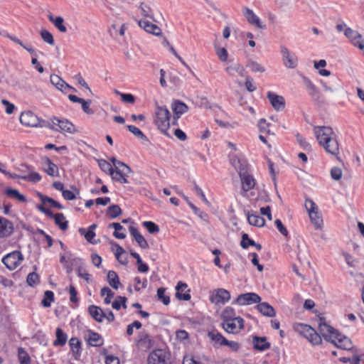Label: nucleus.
Listing matches in <instances>:
<instances>
[{
    "label": "nucleus",
    "mask_w": 364,
    "mask_h": 364,
    "mask_svg": "<svg viewBox=\"0 0 364 364\" xmlns=\"http://www.w3.org/2000/svg\"><path fill=\"white\" fill-rule=\"evenodd\" d=\"M154 116V124L161 132L166 134L170 125L172 124L169 110L165 106L156 104Z\"/></svg>",
    "instance_id": "obj_4"
},
{
    "label": "nucleus",
    "mask_w": 364,
    "mask_h": 364,
    "mask_svg": "<svg viewBox=\"0 0 364 364\" xmlns=\"http://www.w3.org/2000/svg\"><path fill=\"white\" fill-rule=\"evenodd\" d=\"M143 226L151 234L159 232V226L151 221L144 222Z\"/></svg>",
    "instance_id": "obj_53"
},
{
    "label": "nucleus",
    "mask_w": 364,
    "mask_h": 364,
    "mask_svg": "<svg viewBox=\"0 0 364 364\" xmlns=\"http://www.w3.org/2000/svg\"><path fill=\"white\" fill-rule=\"evenodd\" d=\"M253 347L257 350H264L270 347V343L267 342L266 337H259L257 336L252 338Z\"/></svg>",
    "instance_id": "obj_24"
},
{
    "label": "nucleus",
    "mask_w": 364,
    "mask_h": 364,
    "mask_svg": "<svg viewBox=\"0 0 364 364\" xmlns=\"http://www.w3.org/2000/svg\"><path fill=\"white\" fill-rule=\"evenodd\" d=\"M38 281V276L35 272L30 273L28 277L26 282L29 286H33Z\"/></svg>",
    "instance_id": "obj_62"
},
{
    "label": "nucleus",
    "mask_w": 364,
    "mask_h": 364,
    "mask_svg": "<svg viewBox=\"0 0 364 364\" xmlns=\"http://www.w3.org/2000/svg\"><path fill=\"white\" fill-rule=\"evenodd\" d=\"M13 223L5 218L0 216V239L9 237L14 232Z\"/></svg>",
    "instance_id": "obj_15"
},
{
    "label": "nucleus",
    "mask_w": 364,
    "mask_h": 364,
    "mask_svg": "<svg viewBox=\"0 0 364 364\" xmlns=\"http://www.w3.org/2000/svg\"><path fill=\"white\" fill-rule=\"evenodd\" d=\"M6 193L9 196L14 198L19 201H25V200H26L25 196L21 194L18 192V191H17L16 189L9 188L6 191Z\"/></svg>",
    "instance_id": "obj_47"
},
{
    "label": "nucleus",
    "mask_w": 364,
    "mask_h": 364,
    "mask_svg": "<svg viewBox=\"0 0 364 364\" xmlns=\"http://www.w3.org/2000/svg\"><path fill=\"white\" fill-rule=\"evenodd\" d=\"M87 341L92 346H100L103 344L102 336L99 333L91 331L87 332Z\"/></svg>",
    "instance_id": "obj_32"
},
{
    "label": "nucleus",
    "mask_w": 364,
    "mask_h": 364,
    "mask_svg": "<svg viewBox=\"0 0 364 364\" xmlns=\"http://www.w3.org/2000/svg\"><path fill=\"white\" fill-rule=\"evenodd\" d=\"M5 37L8 39L11 40L14 43L19 45L21 48H23L24 50L28 51L31 54H36L35 50L31 46H26L21 40L18 38L17 37L11 35V34H6Z\"/></svg>",
    "instance_id": "obj_37"
},
{
    "label": "nucleus",
    "mask_w": 364,
    "mask_h": 364,
    "mask_svg": "<svg viewBox=\"0 0 364 364\" xmlns=\"http://www.w3.org/2000/svg\"><path fill=\"white\" fill-rule=\"evenodd\" d=\"M130 234L134 237L139 246L143 249L149 248V245L144 236H142L138 231L137 228L134 226L129 227Z\"/></svg>",
    "instance_id": "obj_25"
},
{
    "label": "nucleus",
    "mask_w": 364,
    "mask_h": 364,
    "mask_svg": "<svg viewBox=\"0 0 364 364\" xmlns=\"http://www.w3.org/2000/svg\"><path fill=\"white\" fill-rule=\"evenodd\" d=\"M107 282L114 289H118L122 285L118 275L114 271H109L107 273Z\"/></svg>",
    "instance_id": "obj_35"
},
{
    "label": "nucleus",
    "mask_w": 364,
    "mask_h": 364,
    "mask_svg": "<svg viewBox=\"0 0 364 364\" xmlns=\"http://www.w3.org/2000/svg\"><path fill=\"white\" fill-rule=\"evenodd\" d=\"M21 178L23 180H25V181H28L36 183V182L39 181L41 179V176L37 172H31L27 176H21Z\"/></svg>",
    "instance_id": "obj_52"
},
{
    "label": "nucleus",
    "mask_w": 364,
    "mask_h": 364,
    "mask_svg": "<svg viewBox=\"0 0 364 364\" xmlns=\"http://www.w3.org/2000/svg\"><path fill=\"white\" fill-rule=\"evenodd\" d=\"M243 14L249 23L259 28H264L259 17L250 9L245 7L244 9Z\"/></svg>",
    "instance_id": "obj_19"
},
{
    "label": "nucleus",
    "mask_w": 364,
    "mask_h": 364,
    "mask_svg": "<svg viewBox=\"0 0 364 364\" xmlns=\"http://www.w3.org/2000/svg\"><path fill=\"white\" fill-rule=\"evenodd\" d=\"M139 26L147 33H151L156 36H159L162 34L161 29L157 25L154 24L148 21H139Z\"/></svg>",
    "instance_id": "obj_17"
},
{
    "label": "nucleus",
    "mask_w": 364,
    "mask_h": 364,
    "mask_svg": "<svg viewBox=\"0 0 364 364\" xmlns=\"http://www.w3.org/2000/svg\"><path fill=\"white\" fill-rule=\"evenodd\" d=\"M247 220L250 225L257 227H263L265 224L264 219L257 213H248Z\"/></svg>",
    "instance_id": "obj_30"
},
{
    "label": "nucleus",
    "mask_w": 364,
    "mask_h": 364,
    "mask_svg": "<svg viewBox=\"0 0 364 364\" xmlns=\"http://www.w3.org/2000/svg\"><path fill=\"white\" fill-rule=\"evenodd\" d=\"M231 71V75H233V73L235 72L241 76H243L245 69L240 64L237 63V62H232Z\"/></svg>",
    "instance_id": "obj_56"
},
{
    "label": "nucleus",
    "mask_w": 364,
    "mask_h": 364,
    "mask_svg": "<svg viewBox=\"0 0 364 364\" xmlns=\"http://www.w3.org/2000/svg\"><path fill=\"white\" fill-rule=\"evenodd\" d=\"M240 245L242 248L246 249L249 246H252L253 245H255V242L253 240L249 238L248 235L247 233H244L242 235V240Z\"/></svg>",
    "instance_id": "obj_54"
},
{
    "label": "nucleus",
    "mask_w": 364,
    "mask_h": 364,
    "mask_svg": "<svg viewBox=\"0 0 364 364\" xmlns=\"http://www.w3.org/2000/svg\"><path fill=\"white\" fill-rule=\"evenodd\" d=\"M114 292L107 287H105L101 289V296H106L105 298V302L107 304L111 303L112 299L114 297Z\"/></svg>",
    "instance_id": "obj_42"
},
{
    "label": "nucleus",
    "mask_w": 364,
    "mask_h": 364,
    "mask_svg": "<svg viewBox=\"0 0 364 364\" xmlns=\"http://www.w3.org/2000/svg\"><path fill=\"white\" fill-rule=\"evenodd\" d=\"M23 260V257L21 252L14 251L6 255L3 259L2 262L10 270L16 269Z\"/></svg>",
    "instance_id": "obj_9"
},
{
    "label": "nucleus",
    "mask_w": 364,
    "mask_h": 364,
    "mask_svg": "<svg viewBox=\"0 0 364 364\" xmlns=\"http://www.w3.org/2000/svg\"><path fill=\"white\" fill-rule=\"evenodd\" d=\"M311 336L308 337L309 341L314 345H318L321 343V336L315 331L314 328H309Z\"/></svg>",
    "instance_id": "obj_44"
},
{
    "label": "nucleus",
    "mask_w": 364,
    "mask_h": 364,
    "mask_svg": "<svg viewBox=\"0 0 364 364\" xmlns=\"http://www.w3.org/2000/svg\"><path fill=\"white\" fill-rule=\"evenodd\" d=\"M331 178L336 181H338L342 177V170L338 167H333L331 170Z\"/></svg>",
    "instance_id": "obj_61"
},
{
    "label": "nucleus",
    "mask_w": 364,
    "mask_h": 364,
    "mask_svg": "<svg viewBox=\"0 0 364 364\" xmlns=\"http://www.w3.org/2000/svg\"><path fill=\"white\" fill-rule=\"evenodd\" d=\"M228 38V26L223 29V36H215L214 42H213V48L214 49L221 48H227V43L225 40Z\"/></svg>",
    "instance_id": "obj_31"
},
{
    "label": "nucleus",
    "mask_w": 364,
    "mask_h": 364,
    "mask_svg": "<svg viewBox=\"0 0 364 364\" xmlns=\"http://www.w3.org/2000/svg\"><path fill=\"white\" fill-rule=\"evenodd\" d=\"M126 301H127V298L124 297V296H117L115 299V301L112 303V306L113 309H116V310H119L120 308H121V306H122V307L124 309H127V305H126Z\"/></svg>",
    "instance_id": "obj_43"
},
{
    "label": "nucleus",
    "mask_w": 364,
    "mask_h": 364,
    "mask_svg": "<svg viewBox=\"0 0 364 364\" xmlns=\"http://www.w3.org/2000/svg\"><path fill=\"white\" fill-rule=\"evenodd\" d=\"M50 82L51 83L59 90L65 91L66 89H73V88L67 84L60 76L58 75H50Z\"/></svg>",
    "instance_id": "obj_26"
},
{
    "label": "nucleus",
    "mask_w": 364,
    "mask_h": 364,
    "mask_svg": "<svg viewBox=\"0 0 364 364\" xmlns=\"http://www.w3.org/2000/svg\"><path fill=\"white\" fill-rule=\"evenodd\" d=\"M267 98L274 110L279 112L284 109L285 100L282 95L269 91L267 93Z\"/></svg>",
    "instance_id": "obj_12"
},
{
    "label": "nucleus",
    "mask_w": 364,
    "mask_h": 364,
    "mask_svg": "<svg viewBox=\"0 0 364 364\" xmlns=\"http://www.w3.org/2000/svg\"><path fill=\"white\" fill-rule=\"evenodd\" d=\"M176 296L177 299L183 301H189L191 299V295L189 294L190 290L188 289V286L186 284L179 282L176 287Z\"/></svg>",
    "instance_id": "obj_21"
},
{
    "label": "nucleus",
    "mask_w": 364,
    "mask_h": 364,
    "mask_svg": "<svg viewBox=\"0 0 364 364\" xmlns=\"http://www.w3.org/2000/svg\"><path fill=\"white\" fill-rule=\"evenodd\" d=\"M331 81L334 85L333 88L327 85V84L326 82H322V85L324 89V91L326 92V95L329 97H333L335 95V94L337 92L341 90V88H342L338 80L334 78V79H332Z\"/></svg>",
    "instance_id": "obj_28"
},
{
    "label": "nucleus",
    "mask_w": 364,
    "mask_h": 364,
    "mask_svg": "<svg viewBox=\"0 0 364 364\" xmlns=\"http://www.w3.org/2000/svg\"><path fill=\"white\" fill-rule=\"evenodd\" d=\"M214 50L217 57L221 62H226L228 60V51L226 48H217Z\"/></svg>",
    "instance_id": "obj_51"
},
{
    "label": "nucleus",
    "mask_w": 364,
    "mask_h": 364,
    "mask_svg": "<svg viewBox=\"0 0 364 364\" xmlns=\"http://www.w3.org/2000/svg\"><path fill=\"white\" fill-rule=\"evenodd\" d=\"M232 165L240 178L242 188L245 192L253 189L256 182L254 177L248 173V164L245 159L236 156L232 159Z\"/></svg>",
    "instance_id": "obj_3"
},
{
    "label": "nucleus",
    "mask_w": 364,
    "mask_h": 364,
    "mask_svg": "<svg viewBox=\"0 0 364 364\" xmlns=\"http://www.w3.org/2000/svg\"><path fill=\"white\" fill-rule=\"evenodd\" d=\"M250 68L253 72L263 73L265 70L263 65L256 62H251Z\"/></svg>",
    "instance_id": "obj_63"
},
{
    "label": "nucleus",
    "mask_w": 364,
    "mask_h": 364,
    "mask_svg": "<svg viewBox=\"0 0 364 364\" xmlns=\"http://www.w3.org/2000/svg\"><path fill=\"white\" fill-rule=\"evenodd\" d=\"M109 228H114L115 231L114 232L113 235L116 238H118V239L125 238L126 235L124 232H121V230H124V228L119 223H111L109 225Z\"/></svg>",
    "instance_id": "obj_40"
},
{
    "label": "nucleus",
    "mask_w": 364,
    "mask_h": 364,
    "mask_svg": "<svg viewBox=\"0 0 364 364\" xmlns=\"http://www.w3.org/2000/svg\"><path fill=\"white\" fill-rule=\"evenodd\" d=\"M275 225H277V228H278L279 231L284 235L287 236L288 235V231L286 229V228L283 225L282 221L279 219H277L274 221Z\"/></svg>",
    "instance_id": "obj_64"
},
{
    "label": "nucleus",
    "mask_w": 364,
    "mask_h": 364,
    "mask_svg": "<svg viewBox=\"0 0 364 364\" xmlns=\"http://www.w3.org/2000/svg\"><path fill=\"white\" fill-rule=\"evenodd\" d=\"M54 299V294L51 291H46L44 298L41 301V304L45 307L50 306V302Z\"/></svg>",
    "instance_id": "obj_45"
},
{
    "label": "nucleus",
    "mask_w": 364,
    "mask_h": 364,
    "mask_svg": "<svg viewBox=\"0 0 364 364\" xmlns=\"http://www.w3.org/2000/svg\"><path fill=\"white\" fill-rule=\"evenodd\" d=\"M111 161L114 166V170L116 171L115 176L114 180L120 181L123 183H127V177L132 172V169L129 166L126 165L124 163L117 161L115 158H112Z\"/></svg>",
    "instance_id": "obj_8"
},
{
    "label": "nucleus",
    "mask_w": 364,
    "mask_h": 364,
    "mask_svg": "<svg viewBox=\"0 0 364 364\" xmlns=\"http://www.w3.org/2000/svg\"><path fill=\"white\" fill-rule=\"evenodd\" d=\"M228 299V291L223 289L214 290L210 296V301L216 306L224 305Z\"/></svg>",
    "instance_id": "obj_14"
},
{
    "label": "nucleus",
    "mask_w": 364,
    "mask_h": 364,
    "mask_svg": "<svg viewBox=\"0 0 364 364\" xmlns=\"http://www.w3.org/2000/svg\"><path fill=\"white\" fill-rule=\"evenodd\" d=\"M345 35L347 38H348L350 39V41L357 40V38H359L360 37H361V35L358 32H357L350 28H348L346 29Z\"/></svg>",
    "instance_id": "obj_55"
},
{
    "label": "nucleus",
    "mask_w": 364,
    "mask_h": 364,
    "mask_svg": "<svg viewBox=\"0 0 364 364\" xmlns=\"http://www.w3.org/2000/svg\"><path fill=\"white\" fill-rule=\"evenodd\" d=\"M168 358L166 351L161 349L153 350L147 358L148 364H166Z\"/></svg>",
    "instance_id": "obj_11"
},
{
    "label": "nucleus",
    "mask_w": 364,
    "mask_h": 364,
    "mask_svg": "<svg viewBox=\"0 0 364 364\" xmlns=\"http://www.w3.org/2000/svg\"><path fill=\"white\" fill-rule=\"evenodd\" d=\"M260 301L261 298L257 294L246 293L239 295L235 302L240 306H244L259 303Z\"/></svg>",
    "instance_id": "obj_13"
},
{
    "label": "nucleus",
    "mask_w": 364,
    "mask_h": 364,
    "mask_svg": "<svg viewBox=\"0 0 364 364\" xmlns=\"http://www.w3.org/2000/svg\"><path fill=\"white\" fill-rule=\"evenodd\" d=\"M296 140L299 145L302 146L304 150H311V145L309 144V143L306 141V140L302 136H301L300 134H297Z\"/></svg>",
    "instance_id": "obj_60"
},
{
    "label": "nucleus",
    "mask_w": 364,
    "mask_h": 364,
    "mask_svg": "<svg viewBox=\"0 0 364 364\" xmlns=\"http://www.w3.org/2000/svg\"><path fill=\"white\" fill-rule=\"evenodd\" d=\"M18 355L21 364H30V357L23 348H18Z\"/></svg>",
    "instance_id": "obj_48"
},
{
    "label": "nucleus",
    "mask_w": 364,
    "mask_h": 364,
    "mask_svg": "<svg viewBox=\"0 0 364 364\" xmlns=\"http://www.w3.org/2000/svg\"><path fill=\"white\" fill-rule=\"evenodd\" d=\"M43 168L46 173L49 176H58L59 175L58 166L54 163H53L48 158L46 159Z\"/></svg>",
    "instance_id": "obj_33"
},
{
    "label": "nucleus",
    "mask_w": 364,
    "mask_h": 364,
    "mask_svg": "<svg viewBox=\"0 0 364 364\" xmlns=\"http://www.w3.org/2000/svg\"><path fill=\"white\" fill-rule=\"evenodd\" d=\"M40 35L42 40L45 43L51 46L54 44V38L53 36V34L50 31L46 29H41L40 31Z\"/></svg>",
    "instance_id": "obj_41"
},
{
    "label": "nucleus",
    "mask_w": 364,
    "mask_h": 364,
    "mask_svg": "<svg viewBox=\"0 0 364 364\" xmlns=\"http://www.w3.org/2000/svg\"><path fill=\"white\" fill-rule=\"evenodd\" d=\"M107 212L112 218H114L121 215L122 210L119 205H112L109 207Z\"/></svg>",
    "instance_id": "obj_50"
},
{
    "label": "nucleus",
    "mask_w": 364,
    "mask_h": 364,
    "mask_svg": "<svg viewBox=\"0 0 364 364\" xmlns=\"http://www.w3.org/2000/svg\"><path fill=\"white\" fill-rule=\"evenodd\" d=\"M127 129L131 133H132L134 136H137L138 138L141 139L143 140H147L146 136L137 127L133 125H128Z\"/></svg>",
    "instance_id": "obj_49"
},
{
    "label": "nucleus",
    "mask_w": 364,
    "mask_h": 364,
    "mask_svg": "<svg viewBox=\"0 0 364 364\" xmlns=\"http://www.w3.org/2000/svg\"><path fill=\"white\" fill-rule=\"evenodd\" d=\"M244 320L240 316L230 318L229 316V333H238L244 328Z\"/></svg>",
    "instance_id": "obj_20"
},
{
    "label": "nucleus",
    "mask_w": 364,
    "mask_h": 364,
    "mask_svg": "<svg viewBox=\"0 0 364 364\" xmlns=\"http://www.w3.org/2000/svg\"><path fill=\"white\" fill-rule=\"evenodd\" d=\"M305 208L309 213L310 220L314 225L315 228L317 229L321 228L323 220L318 206L312 200L307 199L305 201Z\"/></svg>",
    "instance_id": "obj_7"
},
{
    "label": "nucleus",
    "mask_w": 364,
    "mask_h": 364,
    "mask_svg": "<svg viewBox=\"0 0 364 364\" xmlns=\"http://www.w3.org/2000/svg\"><path fill=\"white\" fill-rule=\"evenodd\" d=\"M79 232L80 233V235L85 236L87 242L93 244L97 243V242L92 241L93 238L95 236V232L94 231H92V230H88L87 231H86L85 229L80 228L79 230Z\"/></svg>",
    "instance_id": "obj_46"
},
{
    "label": "nucleus",
    "mask_w": 364,
    "mask_h": 364,
    "mask_svg": "<svg viewBox=\"0 0 364 364\" xmlns=\"http://www.w3.org/2000/svg\"><path fill=\"white\" fill-rule=\"evenodd\" d=\"M257 309L264 316L267 317H274L276 315L274 309L268 303H259L257 306Z\"/></svg>",
    "instance_id": "obj_27"
},
{
    "label": "nucleus",
    "mask_w": 364,
    "mask_h": 364,
    "mask_svg": "<svg viewBox=\"0 0 364 364\" xmlns=\"http://www.w3.org/2000/svg\"><path fill=\"white\" fill-rule=\"evenodd\" d=\"M171 110L173 111V119L171 121L172 125H178V120L182 114H185L188 110V107L180 100H174L171 103Z\"/></svg>",
    "instance_id": "obj_10"
},
{
    "label": "nucleus",
    "mask_w": 364,
    "mask_h": 364,
    "mask_svg": "<svg viewBox=\"0 0 364 364\" xmlns=\"http://www.w3.org/2000/svg\"><path fill=\"white\" fill-rule=\"evenodd\" d=\"M49 21L53 23L54 26L61 33H66L67 28L64 25V19L61 16H54L50 14L48 16Z\"/></svg>",
    "instance_id": "obj_29"
},
{
    "label": "nucleus",
    "mask_w": 364,
    "mask_h": 364,
    "mask_svg": "<svg viewBox=\"0 0 364 364\" xmlns=\"http://www.w3.org/2000/svg\"><path fill=\"white\" fill-rule=\"evenodd\" d=\"M67 341V336L63 333L61 328L56 330V340L54 341L55 346H63Z\"/></svg>",
    "instance_id": "obj_39"
},
{
    "label": "nucleus",
    "mask_w": 364,
    "mask_h": 364,
    "mask_svg": "<svg viewBox=\"0 0 364 364\" xmlns=\"http://www.w3.org/2000/svg\"><path fill=\"white\" fill-rule=\"evenodd\" d=\"M55 219V224L59 226V228L65 230L68 228V221L65 220V216L63 213H57L53 215Z\"/></svg>",
    "instance_id": "obj_38"
},
{
    "label": "nucleus",
    "mask_w": 364,
    "mask_h": 364,
    "mask_svg": "<svg viewBox=\"0 0 364 364\" xmlns=\"http://www.w3.org/2000/svg\"><path fill=\"white\" fill-rule=\"evenodd\" d=\"M70 346L74 353H78L80 348V342L77 338H72L70 340Z\"/></svg>",
    "instance_id": "obj_59"
},
{
    "label": "nucleus",
    "mask_w": 364,
    "mask_h": 364,
    "mask_svg": "<svg viewBox=\"0 0 364 364\" xmlns=\"http://www.w3.org/2000/svg\"><path fill=\"white\" fill-rule=\"evenodd\" d=\"M318 143L326 151L337 155L339 151L338 143L334 137V132L329 127H316L314 129Z\"/></svg>",
    "instance_id": "obj_2"
},
{
    "label": "nucleus",
    "mask_w": 364,
    "mask_h": 364,
    "mask_svg": "<svg viewBox=\"0 0 364 364\" xmlns=\"http://www.w3.org/2000/svg\"><path fill=\"white\" fill-rule=\"evenodd\" d=\"M42 202L43 204L49 203L53 207L58 208V209L63 208V207L58 201L53 200L51 198L47 197V196L42 198Z\"/></svg>",
    "instance_id": "obj_58"
},
{
    "label": "nucleus",
    "mask_w": 364,
    "mask_h": 364,
    "mask_svg": "<svg viewBox=\"0 0 364 364\" xmlns=\"http://www.w3.org/2000/svg\"><path fill=\"white\" fill-rule=\"evenodd\" d=\"M98 165L102 171L110 175L112 178L114 180L116 171L112 168V165L108 161L103 159L98 160Z\"/></svg>",
    "instance_id": "obj_36"
},
{
    "label": "nucleus",
    "mask_w": 364,
    "mask_h": 364,
    "mask_svg": "<svg viewBox=\"0 0 364 364\" xmlns=\"http://www.w3.org/2000/svg\"><path fill=\"white\" fill-rule=\"evenodd\" d=\"M318 331L322 336L328 341L333 343L337 348L350 350L353 348L351 341L345 336L338 333L333 328L321 320Z\"/></svg>",
    "instance_id": "obj_1"
},
{
    "label": "nucleus",
    "mask_w": 364,
    "mask_h": 364,
    "mask_svg": "<svg viewBox=\"0 0 364 364\" xmlns=\"http://www.w3.org/2000/svg\"><path fill=\"white\" fill-rule=\"evenodd\" d=\"M88 311L92 317L97 322H102L103 318L105 317V314L103 311L96 306H90L88 309Z\"/></svg>",
    "instance_id": "obj_34"
},
{
    "label": "nucleus",
    "mask_w": 364,
    "mask_h": 364,
    "mask_svg": "<svg viewBox=\"0 0 364 364\" xmlns=\"http://www.w3.org/2000/svg\"><path fill=\"white\" fill-rule=\"evenodd\" d=\"M208 336L215 347L228 345V341L226 338L216 331H209Z\"/></svg>",
    "instance_id": "obj_23"
},
{
    "label": "nucleus",
    "mask_w": 364,
    "mask_h": 364,
    "mask_svg": "<svg viewBox=\"0 0 364 364\" xmlns=\"http://www.w3.org/2000/svg\"><path fill=\"white\" fill-rule=\"evenodd\" d=\"M141 14L145 17L152 19L154 21H157L158 19L161 18V14H156L154 10L147 4L141 3L139 6Z\"/></svg>",
    "instance_id": "obj_16"
},
{
    "label": "nucleus",
    "mask_w": 364,
    "mask_h": 364,
    "mask_svg": "<svg viewBox=\"0 0 364 364\" xmlns=\"http://www.w3.org/2000/svg\"><path fill=\"white\" fill-rule=\"evenodd\" d=\"M48 128L61 133L73 134L75 132L74 125L66 119H60L53 117L50 119V122H47Z\"/></svg>",
    "instance_id": "obj_6"
},
{
    "label": "nucleus",
    "mask_w": 364,
    "mask_h": 364,
    "mask_svg": "<svg viewBox=\"0 0 364 364\" xmlns=\"http://www.w3.org/2000/svg\"><path fill=\"white\" fill-rule=\"evenodd\" d=\"M281 53L284 60V65L289 68H294L297 65V58L291 55L285 47H281Z\"/></svg>",
    "instance_id": "obj_18"
},
{
    "label": "nucleus",
    "mask_w": 364,
    "mask_h": 364,
    "mask_svg": "<svg viewBox=\"0 0 364 364\" xmlns=\"http://www.w3.org/2000/svg\"><path fill=\"white\" fill-rule=\"evenodd\" d=\"M136 345L139 349L147 350L151 347L152 342L149 336L146 333L141 332L139 335Z\"/></svg>",
    "instance_id": "obj_22"
},
{
    "label": "nucleus",
    "mask_w": 364,
    "mask_h": 364,
    "mask_svg": "<svg viewBox=\"0 0 364 364\" xmlns=\"http://www.w3.org/2000/svg\"><path fill=\"white\" fill-rule=\"evenodd\" d=\"M165 289L163 288H159L157 289V296L161 299L164 304L168 305L170 302L169 296H165Z\"/></svg>",
    "instance_id": "obj_57"
},
{
    "label": "nucleus",
    "mask_w": 364,
    "mask_h": 364,
    "mask_svg": "<svg viewBox=\"0 0 364 364\" xmlns=\"http://www.w3.org/2000/svg\"><path fill=\"white\" fill-rule=\"evenodd\" d=\"M21 124L26 127H45L47 122L41 119L31 111H24L19 116Z\"/></svg>",
    "instance_id": "obj_5"
}]
</instances>
